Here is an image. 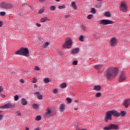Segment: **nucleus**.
<instances>
[{
    "label": "nucleus",
    "mask_w": 130,
    "mask_h": 130,
    "mask_svg": "<svg viewBox=\"0 0 130 130\" xmlns=\"http://www.w3.org/2000/svg\"><path fill=\"white\" fill-rule=\"evenodd\" d=\"M37 79L35 78H33V80H32V83H36L37 82Z\"/></svg>",
    "instance_id": "obj_42"
},
{
    "label": "nucleus",
    "mask_w": 130,
    "mask_h": 130,
    "mask_svg": "<svg viewBox=\"0 0 130 130\" xmlns=\"http://www.w3.org/2000/svg\"><path fill=\"white\" fill-rule=\"evenodd\" d=\"M66 8L65 5H62L61 6H58V9H63Z\"/></svg>",
    "instance_id": "obj_33"
},
{
    "label": "nucleus",
    "mask_w": 130,
    "mask_h": 130,
    "mask_svg": "<svg viewBox=\"0 0 130 130\" xmlns=\"http://www.w3.org/2000/svg\"><path fill=\"white\" fill-rule=\"evenodd\" d=\"M117 42V39L115 37H112V38H111L110 45L112 47H114L116 45Z\"/></svg>",
    "instance_id": "obj_8"
},
{
    "label": "nucleus",
    "mask_w": 130,
    "mask_h": 130,
    "mask_svg": "<svg viewBox=\"0 0 130 130\" xmlns=\"http://www.w3.org/2000/svg\"><path fill=\"white\" fill-rule=\"evenodd\" d=\"M126 113V112L125 111H120V116L121 115L122 116H124L125 115Z\"/></svg>",
    "instance_id": "obj_24"
},
{
    "label": "nucleus",
    "mask_w": 130,
    "mask_h": 130,
    "mask_svg": "<svg viewBox=\"0 0 130 130\" xmlns=\"http://www.w3.org/2000/svg\"><path fill=\"white\" fill-rule=\"evenodd\" d=\"M73 64H74V65H77V64H78V61H74L73 62Z\"/></svg>",
    "instance_id": "obj_45"
},
{
    "label": "nucleus",
    "mask_w": 130,
    "mask_h": 130,
    "mask_svg": "<svg viewBox=\"0 0 130 130\" xmlns=\"http://www.w3.org/2000/svg\"><path fill=\"white\" fill-rule=\"evenodd\" d=\"M35 130H40V129L39 128H37L35 129Z\"/></svg>",
    "instance_id": "obj_54"
},
{
    "label": "nucleus",
    "mask_w": 130,
    "mask_h": 130,
    "mask_svg": "<svg viewBox=\"0 0 130 130\" xmlns=\"http://www.w3.org/2000/svg\"><path fill=\"white\" fill-rule=\"evenodd\" d=\"M50 81L49 78H47L45 79H44V82L45 83H49Z\"/></svg>",
    "instance_id": "obj_29"
},
{
    "label": "nucleus",
    "mask_w": 130,
    "mask_h": 130,
    "mask_svg": "<svg viewBox=\"0 0 130 130\" xmlns=\"http://www.w3.org/2000/svg\"><path fill=\"white\" fill-rule=\"evenodd\" d=\"M1 108L2 109H9V103L5 105L4 106H3L1 107Z\"/></svg>",
    "instance_id": "obj_21"
},
{
    "label": "nucleus",
    "mask_w": 130,
    "mask_h": 130,
    "mask_svg": "<svg viewBox=\"0 0 130 130\" xmlns=\"http://www.w3.org/2000/svg\"><path fill=\"white\" fill-rule=\"evenodd\" d=\"M20 81L21 83H24L25 82V81L23 79H20Z\"/></svg>",
    "instance_id": "obj_48"
},
{
    "label": "nucleus",
    "mask_w": 130,
    "mask_h": 130,
    "mask_svg": "<svg viewBox=\"0 0 130 130\" xmlns=\"http://www.w3.org/2000/svg\"><path fill=\"white\" fill-rule=\"evenodd\" d=\"M3 25V23L2 21H0V27H1Z\"/></svg>",
    "instance_id": "obj_52"
},
{
    "label": "nucleus",
    "mask_w": 130,
    "mask_h": 130,
    "mask_svg": "<svg viewBox=\"0 0 130 130\" xmlns=\"http://www.w3.org/2000/svg\"><path fill=\"white\" fill-rule=\"evenodd\" d=\"M96 97V98H99L101 96V92H98L97 93H96V95H95Z\"/></svg>",
    "instance_id": "obj_35"
},
{
    "label": "nucleus",
    "mask_w": 130,
    "mask_h": 130,
    "mask_svg": "<svg viewBox=\"0 0 130 130\" xmlns=\"http://www.w3.org/2000/svg\"><path fill=\"white\" fill-rule=\"evenodd\" d=\"M33 107H34V108H37L38 107V105L37 104H34V105H33Z\"/></svg>",
    "instance_id": "obj_46"
},
{
    "label": "nucleus",
    "mask_w": 130,
    "mask_h": 130,
    "mask_svg": "<svg viewBox=\"0 0 130 130\" xmlns=\"http://www.w3.org/2000/svg\"><path fill=\"white\" fill-rule=\"evenodd\" d=\"M0 7L5 9H11L13 8V5L10 3H6L3 2L0 4Z\"/></svg>",
    "instance_id": "obj_3"
},
{
    "label": "nucleus",
    "mask_w": 130,
    "mask_h": 130,
    "mask_svg": "<svg viewBox=\"0 0 130 130\" xmlns=\"http://www.w3.org/2000/svg\"><path fill=\"white\" fill-rule=\"evenodd\" d=\"M126 79V76L124 72L123 71H121L118 78V81L119 82H123L124 81H125Z\"/></svg>",
    "instance_id": "obj_4"
},
{
    "label": "nucleus",
    "mask_w": 130,
    "mask_h": 130,
    "mask_svg": "<svg viewBox=\"0 0 130 130\" xmlns=\"http://www.w3.org/2000/svg\"><path fill=\"white\" fill-rule=\"evenodd\" d=\"M40 1L43 2V1H45V0H40Z\"/></svg>",
    "instance_id": "obj_60"
},
{
    "label": "nucleus",
    "mask_w": 130,
    "mask_h": 130,
    "mask_svg": "<svg viewBox=\"0 0 130 130\" xmlns=\"http://www.w3.org/2000/svg\"><path fill=\"white\" fill-rule=\"evenodd\" d=\"M96 37V35H95L94 36V38H95Z\"/></svg>",
    "instance_id": "obj_57"
},
{
    "label": "nucleus",
    "mask_w": 130,
    "mask_h": 130,
    "mask_svg": "<svg viewBox=\"0 0 130 130\" xmlns=\"http://www.w3.org/2000/svg\"><path fill=\"white\" fill-rule=\"evenodd\" d=\"M48 20V19L47 18V17H44V18H42L41 19V21L42 22H45L46 20Z\"/></svg>",
    "instance_id": "obj_27"
},
{
    "label": "nucleus",
    "mask_w": 130,
    "mask_h": 130,
    "mask_svg": "<svg viewBox=\"0 0 130 130\" xmlns=\"http://www.w3.org/2000/svg\"><path fill=\"white\" fill-rule=\"evenodd\" d=\"M70 18V15H64V18H65V19Z\"/></svg>",
    "instance_id": "obj_41"
},
{
    "label": "nucleus",
    "mask_w": 130,
    "mask_h": 130,
    "mask_svg": "<svg viewBox=\"0 0 130 130\" xmlns=\"http://www.w3.org/2000/svg\"><path fill=\"white\" fill-rule=\"evenodd\" d=\"M113 23L114 22L111 20L103 19L100 21L99 23L100 24L105 25L107 24H113Z\"/></svg>",
    "instance_id": "obj_7"
},
{
    "label": "nucleus",
    "mask_w": 130,
    "mask_h": 130,
    "mask_svg": "<svg viewBox=\"0 0 130 130\" xmlns=\"http://www.w3.org/2000/svg\"><path fill=\"white\" fill-rule=\"evenodd\" d=\"M110 111L111 115L114 116L115 117H119V116H120V114L118 111L115 110H113Z\"/></svg>",
    "instance_id": "obj_9"
},
{
    "label": "nucleus",
    "mask_w": 130,
    "mask_h": 130,
    "mask_svg": "<svg viewBox=\"0 0 130 130\" xmlns=\"http://www.w3.org/2000/svg\"><path fill=\"white\" fill-rule=\"evenodd\" d=\"M71 7L75 10L77 9V6H76V3H75V2H72Z\"/></svg>",
    "instance_id": "obj_20"
},
{
    "label": "nucleus",
    "mask_w": 130,
    "mask_h": 130,
    "mask_svg": "<svg viewBox=\"0 0 130 130\" xmlns=\"http://www.w3.org/2000/svg\"><path fill=\"white\" fill-rule=\"evenodd\" d=\"M79 48H76L75 49H73L71 51V53L73 54H76L79 53Z\"/></svg>",
    "instance_id": "obj_15"
},
{
    "label": "nucleus",
    "mask_w": 130,
    "mask_h": 130,
    "mask_svg": "<svg viewBox=\"0 0 130 130\" xmlns=\"http://www.w3.org/2000/svg\"><path fill=\"white\" fill-rule=\"evenodd\" d=\"M25 130H29V128L28 127H26Z\"/></svg>",
    "instance_id": "obj_53"
},
{
    "label": "nucleus",
    "mask_w": 130,
    "mask_h": 130,
    "mask_svg": "<svg viewBox=\"0 0 130 130\" xmlns=\"http://www.w3.org/2000/svg\"><path fill=\"white\" fill-rule=\"evenodd\" d=\"M21 104L24 106H25L27 104V102L25 99H22L21 100Z\"/></svg>",
    "instance_id": "obj_17"
},
{
    "label": "nucleus",
    "mask_w": 130,
    "mask_h": 130,
    "mask_svg": "<svg viewBox=\"0 0 130 130\" xmlns=\"http://www.w3.org/2000/svg\"><path fill=\"white\" fill-rule=\"evenodd\" d=\"M8 106H9V108H12L14 107L15 105L14 104L8 103Z\"/></svg>",
    "instance_id": "obj_26"
},
{
    "label": "nucleus",
    "mask_w": 130,
    "mask_h": 130,
    "mask_svg": "<svg viewBox=\"0 0 130 130\" xmlns=\"http://www.w3.org/2000/svg\"><path fill=\"white\" fill-rule=\"evenodd\" d=\"M112 116L110 111H108L106 113V115L104 117V120L106 122H108L109 120H112Z\"/></svg>",
    "instance_id": "obj_5"
},
{
    "label": "nucleus",
    "mask_w": 130,
    "mask_h": 130,
    "mask_svg": "<svg viewBox=\"0 0 130 130\" xmlns=\"http://www.w3.org/2000/svg\"><path fill=\"white\" fill-rule=\"evenodd\" d=\"M104 15L106 16V17H111V15L110 12H107L104 13Z\"/></svg>",
    "instance_id": "obj_22"
},
{
    "label": "nucleus",
    "mask_w": 130,
    "mask_h": 130,
    "mask_svg": "<svg viewBox=\"0 0 130 130\" xmlns=\"http://www.w3.org/2000/svg\"><path fill=\"white\" fill-rule=\"evenodd\" d=\"M93 15H89L88 16H87V19H91L92 18H93Z\"/></svg>",
    "instance_id": "obj_36"
},
{
    "label": "nucleus",
    "mask_w": 130,
    "mask_h": 130,
    "mask_svg": "<svg viewBox=\"0 0 130 130\" xmlns=\"http://www.w3.org/2000/svg\"><path fill=\"white\" fill-rule=\"evenodd\" d=\"M66 105L64 104H61L59 106V111L61 112H63L65 110Z\"/></svg>",
    "instance_id": "obj_12"
},
{
    "label": "nucleus",
    "mask_w": 130,
    "mask_h": 130,
    "mask_svg": "<svg viewBox=\"0 0 130 130\" xmlns=\"http://www.w3.org/2000/svg\"><path fill=\"white\" fill-rule=\"evenodd\" d=\"M3 91V88L2 86H0V93Z\"/></svg>",
    "instance_id": "obj_49"
},
{
    "label": "nucleus",
    "mask_w": 130,
    "mask_h": 130,
    "mask_svg": "<svg viewBox=\"0 0 130 130\" xmlns=\"http://www.w3.org/2000/svg\"><path fill=\"white\" fill-rule=\"evenodd\" d=\"M98 1H102V0H97Z\"/></svg>",
    "instance_id": "obj_62"
},
{
    "label": "nucleus",
    "mask_w": 130,
    "mask_h": 130,
    "mask_svg": "<svg viewBox=\"0 0 130 130\" xmlns=\"http://www.w3.org/2000/svg\"><path fill=\"white\" fill-rule=\"evenodd\" d=\"M41 116L40 115H39L36 117V120H41Z\"/></svg>",
    "instance_id": "obj_32"
},
{
    "label": "nucleus",
    "mask_w": 130,
    "mask_h": 130,
    "mask_svg": "<svg viewBox=\"0 0 130 130\" xmlns=\"http://www.w3.org/2000/svg\"><path fill=\"white\" fill-rule=\"evenodd\" d=\"M16 114L17 116H21V113L18 111L16 112Z\"/></svg>",
    "instance_id": "obj_44"
},
{
    "label": "nucleus",
    "mask_w": 130,
    "mask_h": 130,
    "mask_svg": "<svg viewBox=\"0 0 130 130\" xmlns=\"http://www.w3.org/2000/svg\"><path fill=\"white\" fill-rule=\"evenodd\" d=\"M36 25L37 27H41V24H39V23H37Z\"/></svg>",
    "instance_id": "obj_50"
},
{
    "label": "nucleus",
    "mask_w": 130,
    "mask_h": 130,
    "mask_svg": "<svg viewBox=\"0 0 130 130\" xmlns=\"http://www.w3.org/2000/svg\"><path fill=\"white\" fill-rule=\"evenodd\" d=\"M90 12L93 14L96 13V10L94 8H92Z\"/></svg>",
    "instance_id": "obj_28"
},
{
    "label": "nucleus",
    "mask_w": 130,
    "mask_h": 130,
    "mask_svg": "<svg viewBox=\"0 0 130 130\" xmlns=\"http://www.w3.org/2000/svg\"><path fill=\"white\" fill-rule=\"evenodd\" d=\"M118 68H111L106 70V77L107 79H110L111 78L118 75Z\"/></svg>",
    "instance_id": "obj_1"
},
{
    "label": "nucleus",
    "mask_w": 130,
    "mask_h": 130,
    "mask_svg": "<svg viewBox=\"0 0 130 130\" xmlns=\"http://www.w3.org/2000/svg\"><path fill=\"white\" fill-rule=\"evenodd\" d=\"M67 86V85L66 83H63L61 84L60 87L61 88H65Z\"/></svg>",
    "instance_id": "obj_23"
},
{
    "label": "nucleus",
    "mask_w": 130,
    "mask_h": 130,
    "mask_svg": "<svg viewBox=\"0 0 130 130\" xmlns=\"http://www.w3.org/2000/svg\"><path fill=\"white\" fill-rule=\"evenodd\" d=\"M58 92V90L57 89H54V91H53V93L54 94H56Z\"/></svg>",
    "instance_id": "obj_43"
},
{
    "label": "nucleus",
    "mask_w": 130,
    "mask_h": 130,
    "mask_svg": "<svg viewBox=\"0 0 130 130\" xmlns=\"http://www.w3.org/2000/svg\"><path fill=\"white\" fill-rule=\"evenodd\" d=\"M66 100L68 103H71L72 102V100L70 98H67Z\"/></svg>",
    "instance_id": "obj_34"
},
{
    "label": "nucleus",
    "mask_w": 130,
    "mask_h": 130,
    "mask_svg": "<svg viewBox=\"0 0 130 130\" xmlns=\"http://www.w3.org/2000/svg\"><path fill=\"white\" fill-rule=\"evenodd\" d=\"M129 16H130V14H129Z\"/></svg>",
    "instance_id": "obj_64"
},
{
    "label": "nucleus",
    "mask_w": 130,
    "mask_h": 130,
    "mask_svg": "<svg viewBox=\"0 0 130 130\" xmlns=\"http://www.w3.org/2000/svg\"><path fill=\"white\" fill-rule=\"evenodd\" d=\"M76 130H80V129H76ZM81 130H86V129H82Z\"/></svg>",
    "instance_id": "obj_56"
},
{
    "label": "nucleus",
    "mask_w": 130,
    "mask_h": 130,
    "mask_svg": "<svg viewBox=\"0 0 130 130\" xmlns=\"http://www.w3.org/2000/svg\"><path fill=\"white\" fill-rule=\"evenodd\" d=\"M49 42H46L44 45V46H43L44 48H46L47 47H48V46L49 45Z\"/></svg>",
    "instance_id": "obj_30"
},
{
    "label": "nucleus",
    "mask_w": 130,
    "mask_h": 130,
    "mask_svg": "<svg viewBox=\"0 0 130 130\" xmlns=\"http://www.w3.org/2000/svg\"><path fill=\"white\" fill-rule=\"evenodd\" d=\"M3 115H0V120L3 119Z\"/></svg>",
    "instance_id": "obj_51"
},
{
    "label": "nucleus",
    "mask_w": 130,
    "mask_h": 130,
    "mask_svg": "<svg viewBox=\"0 0 130 130\" xmlns=\"http://www.w3.org/2000/svg\"><path fill=\"white\" fill-rule=\"evenodd\" d=\"M93 89L96 91H100L101 89V87L100 85L94 86Z\"/></svg>",
    "instance_id": "obj_18"
},
{
    "label": "nucleus",
    "mask_w": 130,
    "mask_h": 130,
    "mask_svg": "<svg viewBox=\"0 0 130 130\" xmlns=\"http://www.w3.org/2000/svg\"><path fill=\"white\" fill-rule=\"evenodd\" d=\"M110 125L111 129L117 130L119 129L118 126L116 124H110Z\"/></svg>",
    "instance_id": "obj_13"
},
{
    "label": "nucleus",
    "mask_w": 130,
    "mask_h": 130,
    "mask_svg": "<svg viewBox=\"0 0 130 130\" xmlns=\"http://www.w3.org/2000/svg\"><path fill=\"white\" fill-rule=\"evenodd\" d=\"M2 112V111H0V113H1Z\"/></svg>",
    "instance_id": "obj_63"
},
{
    "label": "nucleus",
    "mask_w": 130,
    "mask_h": 130,
    "mask_svg": "<svg viewBox=\"0 0 130 130\" xmlns=\"http://www.w3.org/2000/svg\"><path fill=\"white\" fill-rule=\"evenodd\" d=\"M51 111L49 109L46 110V112L45 113V117H49L51 115Z\"/></svg>",
    "instance_id": "obj_14"
},
{
    "label": "nucleus",
    "mask_w": 130,
    "mask_h": 130,
    "mask_svg": "<svg viewBox=\"0 0 130 130\" xmlns=\"http://www.w3.org/2000/svg\"><path fill=\"white\" fill-rule=\"evenodd\" d=\"M75 110H78V108H75Z\"/></svg>",
    "instance_id": "obj_58"
},
{
    "label": "nucleus",
    "mask_w": 130,
    "mask_h": 130,
    "mask_svg": "<svg viewBox=\"0 0 130 130\" xmlns=\"http://www.w3.org/2000/svg\"><path fill=\"white\" fill-rule=\"evenodd\" d=\"M6 15V13L5 12H0V15L2 16H4Z\"/></svg>",
    "instance_id": "obj_39"
},
{
    "label": "nucleus",
    "mask_w": 130,
    "mask_h": 130,
    "mask_svg": "<svg viewBox=\"0 0 130 130\" xmlns=\"http://www.w3.org/2000/svg\"><path fill=\"white\" fill-rule=\"evenodd\" d=\"M75 102H76V103H79V100H76V101H75Z\"/></svg>",
    "instance_id": "obj_55"
},
{
    "label": "nucleus",
    "mask_w": 130,
    "mask_h": 130,
    "mask_svg": "<svg viewBox=\"0 0 130 130\" xmlns=\"http://www.w3.org/2000/svg\"><path fill=\"white\" fill-rule=\"evenodd\" d=\"M103 130H111L110 125L103 127Z\"/></svg>",
    "instance_id": "obj_25"
},
{
    "label": "nucleus",
    "mask_w": 130,
    "mask_h": 130,
    "mask_svg": "<svg viewBox=\"0 0 130 130\" xmlns=\"http://www.w3.org/2000/svg\"><path fill=\"white\" fill-rule=\"evenodd\" d=\"M35 94L37 95V96L39 100H42L43 99L42 94H40L38 91L36 92Z\"/></svg>",
    "instance_id": "obj_16"
},
{
    "label": "nucleus",
    "mask_w": 130,
    "mask_h": 130,
    "mask_svg": "<svg viewBox=\"0 0 130 130\" xmlns=\"http://www.w3.org/2000/svg\"><path fill=\"white\" fill-rule=\"evenodd\" d=\"M44 11V10L42 9H40L39 11V14H42L43 12Z\"/></svg>",
    "instance_id": "obj_40"
},
{
    "label": "nucleus",
    "mask_w": 130,
    "mask_h": 130,
    "mask_svg": "<svg viewBox=\"0 0 130 130\" xmlns=\"http://www.w3.org/2000/svg\"><path fill=\"white\" fill-rule=\"evenodd\" d=\"M103 66V64H96V66H95L94 68L96 70H100V69H101L102 68Z\"/></svg>",
    "instance_id": "obj_19"
},
{
    "label": "nucleus",
    "mask_w": 130,
    "mask_h": 130,
    "mask_svg": "<svg viewBox=\"0 0 130 130\" xmlns=\"http://www.w3.org/2000/svg\"><path fill=\"white\" fill-rule=\"evenodd\" d=\"M56 1H57V2H59V0H56Z\"/></svg>",
    "instance_id": "obj_61"
},
{
    "label": "nucleus",
    "mask_w": 130,
    "mask_h": 130,
    "mask_svg": "<svg viewBox=\"0 0 130 130\" xmlns=\"http://www.w3.org/2000/svg\"><path fill=\"white\" fill-rule=\"evenodd\" d=\"M79 40L81 41V42H83L84 41V38H83V36L81 35L79 37Z\"/></svg>",
    "instance_id": "obj_31"
},
{
    "label": "nucleus",
    "mask_w": 130,
    "mask_h": 130,
    "mask_svg": "<svg viewBox=\"0 0 130 130\" xmlns=\"http://www.w3.org/2000/svg\"><path fill=\"white\" fill-rule=\"evenodd\" d=\"M56 9L55 6H51L50 10L52 11H54Z\"/></svg>",
    "instance_id": "obj_37"
},
{
    "label": "nucleus",
    "mask_w": 130,
    "mask_h": 130,
    "mask_svg": "<svg viewBox=\"0 0 130 130\" xmlns=\"http://www.w3.org/2000/svg\"><path fill=\"white\" fill-rule=\"evenodd\" d=\"M123 105L125 108H128L130 105V99H127L123 102Z\"/></svg>",
    "instance_id": "obj_11"
},
{
    "label": "nucleus",
    "mask_w": 130,
    "mask_h": 130,
    "mask_svg": "<svg viewBox=\"0 0 130 130\" xmlns=\"http://www.w3.org/2000/svg\"><path fill=\"white\" fill-rule=\"evenodd\" d=\"M127 9V6L125 4H124V2H122L121 5H120V10L126 12V10Z\"/></svg>",
    "instance_id": "obj_10"
},
{
    "label": "nucleus",
    "mask_w": 130,
    "mask_h": 130,
    "mask_svg": "<svg viewBox=\"0 0 130 130\" xmlns=\"http://www.w3.org/2000/svg\"><path fill=\"white\" fill-rule=\"evenodd\" d=\"M4 58H5V59H6V58H7L6 55H5V57Z\"/></svg>",
    "instance_id": "obj_59"
},
{
    "label": "nucleus",
    "mask_w": 130,
    "mask_h": 130,
    "mask_svg": "<svg viewBox=\"0 0 130 130\" xmlns=\"http://www.w3.org/2000/svg\"><path fill=\"white\" fill-rule=\"evenodd\" d=\"M19 100L18 95H15L14 96V100L17 101Z\"/></svg>",
    "instance_id": "obj_38"
},
{
    "label": "nucleus",
    "mask_w": 130,
    "mask_h": 130,
    "mask_svg": "<svg viewBox=\"0 0 130 130\" xmlns=\"http://www.w3.org/2000/svg\"><path fill=\"white\" fill-rule=\"evenodd\" d=\"M35 69L36 70H38V71L40 70V69L38 67H37V66H36V67H35Z\"/></svg>",
    "instance_id": "obj_47"
},
{
    "label": "nucleus",
    "mask_w": 130,
    "mask_h": 130,
    "mask_svg": "<svg viewBox=\"0 0 130 130\" xmlns=\"http://www.w3.org/2000/svg\"><path fill=\"white\" fill-rule=\"evenodd\" d=\"M72 45V41L71 39L68 40L63 45V47L64 48H70Z\"/></svg>",
    "instance_id": "obj_6"
},
{
    "label": "nucleus",
    "mask_w": 130,
    "mask_h": 130,
    "mask_svg": "<svg viewBox=\"0 0 130 130\" xmlns=\"http://www.w3.org/2000/svg\"><path fill=\"white\" fill-rule=\"evenodd\" d=\"M15 54L27 56L29 54V50L26 48H21L15 52Z\"/></svg>",
    "instance_id": "obj_2"
}]
</instances>
